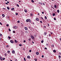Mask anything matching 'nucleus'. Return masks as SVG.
Instances as JSON below:
<instances>
[{
	"label": "nucleus",
	"instance_id": "nucleus-55",
	"mask_svg": "<svg viewBox=\"0 0 61 61\" xmlns=\"http://www.w3.org/2000/svg\"><path fill=\"white\" fill-rule=\"evenodd\" d=\"M24 59L25 60V61H26V60L25 59V58H24Z\"/></svg>",
	"mask_w": 61,
	"mask_h": 61
},
{
	"label": "nucleus",
	"instance_id": "nucleus-17",
	"mask_svg": "<svg viewBox=\"0 0 61 61\" xmlns=\"http://www.w3.org/2000/svg\"><path fill=\"white\" fill-rule=\"evenodd\" d=\"M7 53L8 54H9V53H10V51H7Z\"/></svg>",
	"mask_w": 61,
	"mask_h": 61
},
{
	"label": "nucleus",
	"instance_id": "nucleus-37",
	"mask_svg": "<svg viewBox=\"0 0 61 61\" xmlns=\"http://www.w3.org/2000/svg\"><path fill=\"white\" fill-rule=\"evenodd\" d=\"M39 4H40L41 5H43V3H40V2H39Z\"/></svg>",
	"mask_w": 61,
	"mask_h": 61
},
{
	"label": "nucleus",
	"instance_id": "nucleus-40",
	"mask_svg": "<svg viewBox=\"0 0 61 61\" xmlns=\"http://www.w3.org/2000/svg\"><path fill=\"white\" fill-rule=\"evenodd\" d=\"M16 15H18V13H15Z\"/></svg>",
	"mask_w": 61,
	"mask_h": 61
},
{
	"label": "nucleus",
	"instance_id": "nucleus-61",
	"mask_svg": "<svg viewBox=\"0 0 61 61\" xmlns=\"http://www.w3.org/2000/svg\"><path fill=\"white\" fill-rule=\"evenodd\" d=\"M45 49H47V48H46L45 47Z\"/></svg>",
	"mask_w": 61,
	"mask_h": 61
},
{
	"label": "nucleus",
	"instance_id": "nucleus-62",
	"mask_svg": "<svg viewBox=\"0 0 61 61\" xmlns=\"http://www.w3.org/2000/svg\"><path fill=\"white\" fill-rule=\"evenodd\" d=\"M50 33H51V34H52V35H53V33H52L51 32Z\"/></svg>",
	"mask_w": 61,
	"mask_h": 61
},
{
	"label": "nucleus",
	"instance_id": "nucleus-63",
	"mask_svg": "<svg viewBox=\"0 0 61 61\" xmlns=\"http://www.w3.org/2000/svg\"><path fill=\"white\" fill-rule=\"evenodd\" d=\"M44 12H42V13L43 14H44Z\"/></svg>",
	"mask_w": 61,
	"mask_h": 61
},
{
	"label": "nucleus",
	"instance_id": "nucleus-50",
	"mask_svg": "<svg viewBox=\"0 0 61 61\" xmlns=\"http://www.w3.org/2000/svg\"><path fill=\"white\" fill-rule=\"evenodd\" d=\"M5 59V58H3V60H4Z\"/></svg>",
	"mask_w": 61,
	"mask_h": 61
},
{
	"label": "nucleus",
	"instance_id": "nucleus-42",
	"mask_svg": "<svg viewBox=\"0 0 61 61\" xmlns=\"http://www.w3.org/2000/svg\"><path fill=\"white\" fill-rule=\"evenodd\" d=\"M44 57V56L43 55H42V58H43Z\"/></svg>",
	"mask_w": 61,
	"mask_h": 61
},
{
	"label": "nucleus",
	"instance_id": "nucleus-44",
	"mask_svg": "<svg viewBox=\"0 0 61 61\" xmlns=\"http://www.w3.org/2000/svg\"><path fill=\"white\" fill-rule=\"evenodd\" d=\"M13 33H15V31H13Z\"/></svg>",
	"mask_w": 61,
	"mask_h": 61
},
{
	"label": "nucleus",
	"instance_id": "nucleus-25",
	"mask_svg": "<svg viewBox=\"0 0 61 61\" xmlns=\"http://www.w3.org/2000/svg\"><path fill=\"white\" fill-rule=\"evenodd\" d=\"M4 55H5V56H7V54L6 53H5L4 54Z\"/></svg>",
	"mask_w": 61,
	"mask_h": 61
},
{
	"label": "nucleus",
	"instance_id": "nucleus-16",
	"mask_svg": "<svg viewBox=\"0 0 61 61\" xmlns=\"http://www.w3.org/2000/svg\"><path fill=\"white\" fill-rule=\"evenodd\" d=\"M53 51L54 53H56V50H53Z\"/></svg>",
	"mask_w": 61,
	"mask_h": 61
},
{
	"label": "nucleus",
	"instance_id": "nucleus-52",
	"mask_svg": "<svg viewBox=\"0 0 61 61\" xmlns=\"http://www.w3.org/2000/svg\"><path fill=\"white\" fill-rule=\"evenodd\" d=\"M5 4H6V5H8V3H5Z\"/></svg>",
	"mask_w": 61,
	"mask_h": 61
},
{
	"label": "nucleus",
	"instance_id": "nucleus-59",
	"mask_svg": "<svg viewBox=\"0 0 61 61\" xmlns=\"http://www.w3.org/2000/svg\"><path fill=\"white\" fill-rule=\"evenodd\" d=\"M44 27H45L46 28V26H44Z\"/></svg>",
	"mask_w": 61,
	"mask_h": 61
},
{
	"label": "nucleus",
	"instance_id": "nucleus-45",
	"mask_svg": "<svg viewBox=\"0 0 61 61\" xmlns=\"http://www.w3.org/2000/svg\"><path fill=\"white\" fill-rule=\"evenodd\" d=\"M49 36H51V35L50 34H49Z\"/></svg>",
	"mask_w": 61,
	"mask_h": 61
},
{
	"label": "nucleus",
	"instance_id": "nucleus-5",
	"mask_svg": "<svg viewBox=\"0 0 61 61\" xmlns=\"http://www.w3.org/2000/svg\"><path fill=\"white\" fill-rule=\"evenodd\" d=\"M10 42H11V43H14V41L12 40L10 41Z\"/></svg>",
	"mask_w": 61,
	"mask_h": 61
},
{
	"label": "nucleus",
	"instance_id": "nucleus-41",
	"mask_svg": "<svg viewBox=\"0 0 61 61\" xmlns=\"http://www.w3.org/2000/svg\"><path fill=\"white\" fill-rule=\"evenodd\" d=\"M7 26H9V24H7L6 25Z\"/></svg>",
	"mask_w": 61,
	"mask_h": 61
},
{
	"label": "nucleus",
	"instance_id": "nucleus-20",
	"mask_svg": "<svg viewBox=\"0 0 61 61\" xmlns=\"http://www.w3.org/2000/svg\"><path fill=\"white\" fill-rule=\"evenodd\" d=\"M7 8L8 10H9L10 9V8H9L8 7H7Z\"/></svg>",
	"mask_w": 61,
	"mask_h": 61
},
{
	"label": "nucleus",
	"instance_id": "nucleus-2",
	"mask_svg": "<svg viewBox=\"0 0 61 61\" xmlns=\"http://www.w3.org/2000/svg\"><path fill=\"white\" fill-rule=\"evenodd\" d=\"M30 37L32 39H34V37L32 35L30 36Z\"/></svg>",
	"mask_w": 61,
	"mask_h": 61
},
{
	"label": "nucleus",
	"instance_id": "nucleus-57",
	"mask_svg": "<svg viewBox=\"0 0 61 61\" xmlns=\"http://www.w3.org/2000/svg\"><path fill=\"white\" fill-rule=\"evenodd\" d=\"M25 42H26V41L25 40H24V42L25 43Z\"/></svg>",
	"mask_w": 61,
	"mask_h": 61
},
{
	"label": "nucleus",
	"instance_id": "nucleus-4",
	"mask_svg": "<svg viewBox=\"0 0 61 61\" xmlns=\"http://www.w3.org/2000/svg\"><path fill=\"white\" fill-rule=\"evenodd\" d=\"M14 42L15 43H18V41H17L16 40H14Z\"/></svg>",
	"mask_w": 61,
	"mask_h": 61
},
{
	"label": "nucleus",
	"instance_id": "nucleus-48",
	"mask_svg": "<svg viewBox=\"0 0 61 61\" xmlns=\"http://www.w3.org/2000/svg\"><path fill=\"white\" fill-rule=\"evenodd\" d=\"M41 19H44L42 17H41Z\"/></svg>",
	"mask_w": 61,
	"mask_h": 61
},
{
	"label": "nucleus",
	"instance_id": "nucleus-27",
	"mask_svg": "<svg viewBox=\"0 0 61 61\" xmlns=\"http://www.w3.org/2000/svg\"><path fill=\"white\" fill-rule=\"evenodd\" d=\"M19 46H22V45L20 44L19 45Z\"/></svg>",
	"mask_w": 61,
	"mask_h": 61
},
{
	"label": "nucleus",
	"instance_id": "nucleus-56",
	"mask_svg": "<svg viewBox=\"0 0 61 61\" xmlns=\"http://www.w3.org/2000/svg\"><path fill=\"white\" fill-rule=\"evenodd\" d=\"M7 3L8 4H9V1H7Z\"/></svg>",
	"mask_w": 61,
	"mask_h": 61
},
{
	"label": "nucleus",
	"instance_id": "nucleus-46",
	"mask_svg": "<svg viewBox=\"0 0 61 61\" xmlns=\"http://www.w3.org/2000/svg\"><path fill=\"white\" fill-rule=\"evenodd\" d=\"M31 51H31V50H29V52H31Z\"/></svg>",
	"mask_w": 61,
	"mask_h": 61
},
{
	"label": "nucleus",
	"instance_id": "nucleus-33",
	"mask_svg": "<svg viewBox=\"0 0 61 61\" xmlns=\"http://www.w3.org/2000/svg\"><path fill=\"white\" fill-rule=\"evenodd\" d=\"M41 43H43V42H44V41H43V40H42L41 41Z\"/></svg>",
	"mask_w": 61,
	"mask_h": 61
},
{
	"label": "nucleus",
	"instance_id": "nucleus-9",
	"mask_svg": "<svg viewBox=\"0 0 61 61\" xmlns=\"http://www.w3.org/2000/svg\"><path fill=\"white\" fill-rule=\"evenodd\" d=\"M25 29L26 30H28V29L26 27H25Z\"/></svg>",
	"mask_w": 61,
	"mask_h": 61
},
{
	"label": "nucleus",
	"instance_id": "nucleus-24",
	"mask_svg": "<svg viewBox=\"0 0 61 61\" xmlns=\"http://www.w3.org/2000/svg\"><path fill=\"white\" fill-rule=\"evenodd\" d=\"M30 15L31 16H32L33 15V14L32 13H31L30 14Z\"/></svg>",
	"mask_w": 61,
	"mask_h": 61
},
{
	"label": "nucleus",
	"instance_id": "nucleus-22",
	"mask_svg": "<svg viewBox=\"0 0 61 61\" xmlns=\"http://www.w3.org/2000/svg\"><path fill=\"white\" fill-rule=\"evenodd\" d=\"M31 1L32 3H34V2H35V1H34L33 0H31Z\"/></svg>",
	"mask_w": 61,
	"mask_h": 61
},
{
	"label": "nucleus",
	"instance_id": "nucleus-10",
	"mask_svg": "<svg viewBox=\"0 0 61 61\" xmlns=\"http://www.w3.org/2000/svg\"><path fill=\"white\" fill-rule=\"evenodd\" d=\"M25 12V13H27V10L26 9H25L24 10Z\"/></svg>",
	"mask_w": 61,
	"mask_h": 61
},
{
	"label": "nucleus",
	"instance_id": "nucleus-47",
	"mask_svg": "<svg viewBox=\"0 0 61 61\" xmlns=\"http://www.w3.org/2000/svg\"><path fill=\"white\" fill-rule=\"evenodd\" d=\"M17 5L18 6V7H19V5L18 4Z\"/></svg>",
	"mask_w": 61,
	"mask_h": 61
},
{
	"label": "nucleus",
	"instance_id": "nucleus-64",
	"mask_svg": "<svg viewBox=\"0 0 61 61\" xmlns=\"http://www.w3.org/2000/svg\"><path fill=\"white\" fill-rule=\"evenodd\" d=\"M60 40L61 41V38H60Z\"/></svg>",
	"mask_w": 61,
	"mask_h": 61
},
{
	"label": "nucleus",
	"instance_id": "nucleus-7",
	"mask_svg": "<svg viewBox=\"0 0 61 61\" xmlns=\"http://www.w3.org/2000/svg\"><path fill=\"white\" fill-rule=\"evenodd\" d=\"M0 60H1V61H2L3 60V58L1 56L0 57Z\"/></svg>",
	"mask_w": 61,
	"mask_h": 61
},
{
	"label": "nucleus",
	"instance_id": "nucleus-28",
	"mask_svg": "<svg viewBox=\"0 0 61 61\" xmlns=\"http://www.w3.org/2000/svg\"><path fill=\"white\" fill-rule=\"evenodd\" d=\"M34 60H35V61H37V59H36V58H35L34 59Z\"/></svg>",
	"mask_w": 61,
	"mask_h": 61
},
{
	"label": "nucleus",
	"instance_id": "nucleus-43",
	"mask_svg": "<svg viewBox=\"0 0 61 61\" xmlns=\"http://www.w3.org/2000/svg\"><path fill=\"white\" fill-rule=\"evenodd\" d=\"M3 10H5L6 9H5V8H3Z\"/></svg>",
	"mask_w": 61,
	"mask_h": 61
},
{
	"label": "nucleus",
	"instance_id": "nucleus-14",
	"mask_svg": "<svg viewBox=\"0 0 61 61\" xmlns=\"http://www.w3.org/2000/svg\"><path fill=\"white\" fill-rule=\"evenodd\" d=\"M2 16H3V17H4L5 16V15H4V14H3L2 15Z\"/></svg>",
	"mask_w": 61,
	"mask_h": 61
},
{
	"label": "nucleus",
	"instance_id": "nucleus-60",
	"mask_svg": "<svg viewBox=\"0 0 61 61\" xmlns=\"http://www.w3.org/2000/svg\"><path fill=\"white\" fill-rule=\"evenodd\" d=\"M6 47H8V45H7V46H6Z\"/></svg>",
	"mask_w": 61,
	"mask_h": 61
},
{
	"label": "nucleus",
	"instance_id": "nucleus-13",
	"mask_svg": "<svg viewBox=\"0 0 61 61\" xmlns=\"http://www.w3.org/2000/svg\"><path fill=\"white\" fill-rule=\"evenodd\" d=\"M36 54L37 55H39V52H36Z\"/></svg>",
	"mask_w": 61,
	"mask_h": 61
},
{
	"label": "nucleus",
	"instance_id": "nucleus-38",
	"mask_svg": "<svg viewBox=\"0 0 61 61\" xmlns=\"http://www.w3.org/2000/svg\"><path fill=\"white\" fill-rule=\"evenodd\" d=\"M9 31H11V30H10V29H9Z\"/></svg>",
	"mask_w": 61,
	"mask_h": 61
},
{
	"label": "nucleus",
	"instance_id": "nucleus-8",
	"mask_svg": "<svg viewBox=\"0 0 61 61\" xmlns=\"http://www.w3.org/2000/svg\"><path fill=\"white\" fill-rule=\"evenodd\" d=\"M31 40V39L30 38L28 39V41H30Z\"/></svg>",
	"mask_w": 61,
	"mask_h": 61
},
{
	"label": "nucleus",
	"instance_id": "nucleus-6",
	"mask_svg": "<svg viewBox=\"0 0 61 61\" xmlns=\"http://www.w3.org/2000/svg\"><path fill=\"white\" fill-rule=\"evenodd\" d=\"M36 20H37V21H39V19H38V18H36Z\"/></svg>",
	"mask_w": 61,
	"mask_h": 61
},
{
	"label": "nucleus",
	"instance_id": "nucleus-32",
	"mask_svg": "<svg viewBox=\"0 0 61 61\" xmlns=\"http://www.w3.org/2000/svg\"><path fill=\"white\" fill-rule=\"evenodd\" d=\"M58 57L59 58H61V56H60V55H59Z\"/></svg>",
	"mask_w": 61,
	"mask_h": 61
},
{
	"label": "nucleus",
	"instance_id": "nucleus-31",
	"mask_svg": "<svg viewBox=\"0 0 61 61\" xmlns=\"http://www.w3.org/2000/svg\"><path fill=\"white\" fill-rule=\"evenodd\" d=\"M8 38H9L10 39V38H11V37L10 36H9L8 37Z\"/></svg>",
	"mask_w": 61,
	"mask_h": 61
},
{
	"label": "nucleus",
	"instance_id": "nucleus-21",
	"mask_svg": "<svg viewBox=\"0 0 61 61\" xmlns=\"http://www.w3.org/2000/svg\"><path fill=\"white\" fill-rule=\"evenodd\" d=\"M57 12L58 13H59V10H57Z\"/></svg>",
	"mask_w": 61,
	"mask_h": 61
},
{
	"label": "nucleus",
	"instance_id": "nucleus-36",
	"mask_svg": "<svg viewBox=\"0 0 61 61\" xmlns=\"http://www.w3.org/2000/svg\"><path fill=\"white\" fill-rule=\"evenodd\" d=\"M2 36V34H0V36Z\"/></svg>",
	"mask_w": 61,
	"mask_h": 61
},
{
	"label": "nucleus",
	"instance_id": "nucleus-58",
	"mask_svg": "<svg viewBox=\"0 0 61 61\" xmlns=\"http://www.w3.org/2000/svg\"><path fill=\"white\" fill-rule=\"evenodd\" d=\"M46 45H47V46H48V45H49V44H46Z\"/></svg>",
	"mask_w": 61,
	"mask_h": 61
},
{
	"label": "nucleus",
	"instance_id": "nucleus-23",
	"mask_svg": "<svg viewBox=\"0 0 61 61\" xmlns=\"http://www.w3.org/2000/svg\"><path fill=\"white\" fill-rule=\"evenodd\" d=\"M51 46L52 47H54V45H51Z\"/></svg>",
	"mask_w": 61,
	"mask_h": 61
},
{
	"label": "nucleus",
	"instance_id": "nucleus-15",
	"mask_svg": "<svg viewBox=\"0 0 61 61\" xmlns=\"http://www.w3.org/2000/svg\"><path fill=\"white\" fill-rule=\"evenodd\" d=\"M27 58H28L29 59H30V56H27Z\"/></svg>",
	"mask_w": 61,
	"mask_h": 61
},
{
	"label": "nucleus",
	"instance_id": "nucleus-51",
	"mask_svg": "<svg viewBox=\"0 0 61 61\" xmlns=\"http://www.w3.org/2000/svg\"><path fill=\"white\" fill-rule=\"evenodd\" d=\"M59 55H61V53H60V52H59Z\"/></svg>",
	"mask_w": 61,
	"mask_h": 61
},
{
	"label": "nucleus",
	"instance_id": "nucleus-19",
	"mask_svg": "<svg viewBox=\"0 0 61 61\" xmlns=\"http://www.w3.org/2000/svg\"><path fill=\"white\" fill-rule=\"evenodd\" d=\"M44 34L45 36H46V35L47 34V33L46 32H44Z\"/></svg>",
	"mask_w": 61,
	"mask_h": 61
},
{
	"label": "nucleus",
	"instance_id": "nucleus-1",
	"mask_svg": "<svg viewBox=\"0 0 61 61\" xmlns=\"http://www.w3.org/2000/svg\"><path fill=\"white\" fill-rule=\"evenodd\" d=\"M26 21L27 22H29L31 24H32V22H31V20H30V19H27Z\"/></svg>",
	"mask_w": 61,
	"mask_h": 61
},
{
	"label": "nucleus",
	"instance_id": "nucleus-53",
	"mask_svg": "<svg viewBox=\"0 0 61 61\" xmlns=\"http://www.w3.org/2000/svg\"><path fill=\"white\" fill-rule=\"evenodd\" d=\"M40 22L41 23H42V21H40Z\"/></svg>",
	"mask_w": 61,
	"mask_h": 61
},
{
	"label": "nucleus",
	"instance_id": "nucleus-3",
	"mask_svg": "<svg viewBox=\"0 0 61 61\" xmlns=\"http://www.w3.org/2000/svg\"><path fill=\"white\" fill-rule=\"evenodd\" d=\"M13 28L14 29H16V28H17V27L16 26H15L13 27Z\"/></svg>",
	"mask_w": 61,
	"mask_h": 61
},
{
	"label": "nucleus",
	"instance_id": "nucleus-12",
	"mask_svg": "<svg viewBox=\"0 0 61 61\" xmlns=\"http://www.w3.org/2000/svg\"><path fill=\"white\" fill-rule=\"evenodd\" d=\"M14 9H15V8H12L11 9V11L12 10L13 11V10H14Z\"/></svg>",
	"mask_w": 61,
	"mask_h": 61
},
{
	"label": "nucleus",
	"instance_id": "nucleus-49",
	"mask_svg": "<svg viewBox=\"0 0 61 61\" xmlns=\"http://www.w3.org/2000/svg\"><path fill=\"white\" fill-rule=\"evenodd\" d=\"M0 24L1 25H2V23H1V22H0Z\"/></svg>",
	"mask_w": 61,
	"mask_h": 61
},
{
	"label": "nucleus",
	"instance_id": "nucleus-26",
	"mask_svg": "<svg viewBox=\"0 0 61 61\" xmlns=\"http://www.w3.org/2000/svg\"><path fill=\"white\" fill-rule=\"evenodd\" d=\"M52 15L53 16H55V13H53Z\"/></svg>",
	"mask_w": 61,
	"mask_h": 61
},
{
	"label": "nucleus",
	"instance_id": "nucleus-39",
	"mask_svg": "<svg viewBox=\"0 0 61 61\" xmlns=\"http://www.w3.org/2000/svg\"><path fill=\"white\" fill-rule=\"evenodd\" d=\"M54 20H56V18H54Z\"/></svg>",
	"mask_w": 61,
	"mask_h": 61
},
{
	"label": "nucleus",
	"instance_id": "nucleus-18",
	"mask_svg": "<svg viewBox=\"0 0 61 61\" xmlns=\"http://www.w3.org/2000/svg\"><path fill=\"white\" fill-rule=\"evenodd\" d=\"M56 7H57V6H56V5H54L55 8H56Z\"/></svg>",
	"mask_w": 61,
	"mask_h": 61
},
{
	"label": "nucleus",
	"instance_id": "nucleus-11",
	"mask_svg": "<svg viewBox=\"0 0 61 61\" xmlns=\"http://www.w3.org/2000/svg\"><path fill=\"white\" fill-rule=\"evenodd\" d=\"M15 51H12V53L13 54H15Z\"/></svg>",
	"mask_w": 61,
	"mask_h": 61
},
{
	"label": "nucleus",
	"instance_id": "nucleus-30",
	"mask_svg": "<svg viewBox=\"0 0 61 61\" xmlns=\"http://www.w3.org/2000/svg\"><path fill=\"white\" fill-rule=\"evenodd\" d=\"M47 25L48 26H50V25H49V24L48 23Z\"/></svg>",
	"mask_w": 61,
	"mask_h": 61
},
{
	"label": "nucleus",
	"instance_id": "nucleus-54",
	"mask_svg": "<svg viewBox=\"0 0 61 61\" xmlns=\"http://www.w3.org/2000/svg\"><path fill=\"white\" fill-rule=\"evenodd\" d=\"M29 27V29H31V27Z\"/></svg>",
	"mask_w": 61,
	"mask_h": 61
},
{
	"label": "nucleus",
	"instance_id": "nucleus-34",
	"mask_svg": "<svg viewBox=\"0 0 61 61\" xmlns=\"http://www.w3.org/2000/svg\"><path fill=\"white\" fill-rule=\"evenodd\" d=\"M17 22L18 23H20V21H19V20H18L17 21Z\"/></svg>",
	"mask_w": 61,
	"mask_h": 61
},
{
	"label": "nucleus",
	"instance_id": "nucleus-29",
	"mask_svg": "<svg viewBox=\"0 0 61 61\" xmlns=\"http://www.w3.org/2000/svg\"><path fill=\"white\" fill-rule=\"evenodd\" d=\"M45 17L46 19H47V17H46V16H45Z\"/></svg>",
	"mask_w": 61,
	"mask_h": 61
},
{
	"label": "nucleus",
	"instance_id": "nucleus-35",
	"mask_svg": "<svg viewBox=\"0 0 61 61\" xmlns=\"http://www.w3.org/2000/svg\"><path fill=\"white\" fill-rule=\"evenodd\" d=\"M25 33L26 34H27V33H28V32L26 31L25 32Z\"/></svg>",
	"mask_w": 61,
	"mask_h": 61
}]
</instances>
